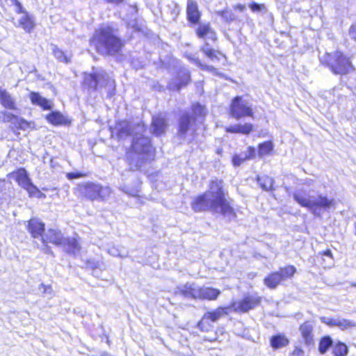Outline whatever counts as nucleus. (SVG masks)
I'll return each mask as SVG.
<instances>
[{"instance_id": "1", "label": "nucleus", "mask_w": 356, "mask_h": 356, "mask_svg": "<svg viewBox=\"0 0 356 356\" xmlns=\"http://www.w3.org/2000/svg\"><path fill=\"white\" fill-rule=\"evenodd\" d=\"M192 207L195 211L211 210L229 218L234 216L232 208L225 197L221 180L212 181L209 190L197 197L193 202Z\"/></svg>"}, {"instance_id": "2", "label": "nucleus", "mask_w": 356, "mask_h": 356, "mask_svg": "<svg viewBox=\"0 0 356 356\" xmlns=\"http://www.w3.org/2000/svg\"><path fill=\"white\" fill-rule=\"evenodd\" d=\"M91 42L97 51L103 55H114L118 53L123 46L121 40L109 26L101 27L96 30Z\"/></svg>"}, {"instance_id": "3", "label": "nucleus", "mask_w": 356, "mask_h": 356, "mask_svg": "<svg viewBox=\"0 0 356 356\" xmlns=\"http://www.w3.org/2000/svg\"><path fill=\"white\" fill-rule=\"evenodd\" d=\"M293 198L301 207L307 208L315 216L321 217L322 213L327 211L334 207V199L328 198L323 195H310L304 191H296L293 193Z\"/></svg>"}, {"instance_id": "4", "label": "nucleus", "mask_w": 356, "mask_h": 356, "mask_svg": "<svg viewBox=\"0 0 356 356\" xmlns=\"http://www.w3.org/2000/svg\"><path fill=\"white\" fill-rule=\"evenodd\" d=\"M176 293L185 298L215 300L221 293V291L213 287L200 286L195 283H186L177 287Z\"/></svg>"}, {"instance_id": "5", "label": "nucleus", "mask_w": 356, "mask_h": 356, "mask_svg": "<svg viewBox=\"0 0 356 356\" xmlns=\"http://www.w3.org/2000/svg\"><path fill=\"white\" fill-rule=\"evenodd\" d=\"M83 84L88 88L94 90H99L104 87L106 88L108 90L107 95L109 97H111L114 94L115 81L102 70L85 74Z\"/></svg>"}, {"instance_id": "6", "label": "nucleus", "mask_w": 356, "mask_h": 356, "mask_svg": "<svg viewBox=\"0 0 356 356\" xmlns=\"http://www.w3.org/2000/svg\"><path fill=\"white\" fill-rule=\"evenodd\" d=\"M43 243H51L56 245H62L69 252L74 255L80 251V246L78 241L74 238H64L62 233L54 229H49L42 236Z\"/></svg>"}, {"instance_id": "7", "label": "nucleus", "mask_w": 356, "mask_h": 356, "mask_svg": "<svg viewBox=\"0 0 356 356\" xmlns=\"http://www.w3.org/2000/svg\"><path fill=\"white\" fill-rule=\"evenodd\" d=\"M321 61L336 74H346L353 70V67L349 59L340 51L326 54Z\"/></svg>"}, {"instance_id": "8", "label": "nucleus", "mask_w": 356, "mask_h": 356, "mask_svg": "<svg viewBox=\"0 0 356 356\" xmlns=\"http://www.w3.org/2000/svg\"><path fill=\"white\" fill-rule=\"evenodd\" d=\"M136 129H137V132L133 138L131 152L138 154H145L147 156L151 155L154 153V148L151 145L149 138L145 137L143 135L145 131L144 124H138Z\"/></svg>"}, {"instance_id": "9", "label": "nucleus", "mask_w": 356, "mask_h": 356, "mask_svg": "<svg viewBox=\"0 0 356 356\" xmlns=\"http://www.w3.org/2000/svg\"><path fill=\"white\" fill-rule=\"evenodd\" d=\"M77 189L81 195L90 200L97 198L104 200L109 196L111 192L109 187H102L93 183L80 184Z\"/></svg>"}, {"instance_id": "10", "label": "nucleus", "mask_w": 356, "mask_h": 356, "mask_svg": "<svg viewBox=\"0 0 356 356\" xmlns=\"http://www.w3.org/2000/svg\"><path fill=\"white\" fill-rule=\"evenodd\" d=\"M296 272V268L293 266L282 268L265 277L264 283L269 289H275L283 280L291 278Z\"/></svg>"}, {"instance_id": "11", "label": "nucleus", "mask_w": 356, "mask_h": 356, "mask_svg": "<svg viewBox=\"0 0 356 356\" xmlns=\"http://www.w3.org/2000/svg\"><path fill=\"white\" fill-rule=\"evenodd\" d=\"M229 113L236 120L245 117H253L251 105L241 96H237L232 99L229 107Z\"/></svg>"}, {"instance_id": "12", "label": "nucleus", "mask_w": 356, "mask_h": 356, "mask_svg": "<svg viewBox=\"0 0 356 356\" xmlns=\"http://www.w3.org/2000/svg\"><path fill=\"white\" fill-rule=\"evenodd\" d=\"M261 301V297L256 293L247 294L242 300L234 301L230 306L236 312H247L258 306Z\"/></svg>"}, {"instance_id": "13", "label": "nucleus", "mask_w": 356, "mask_h": 356, "mask_svg": "<svg viewBox=\"0 0 356 356\" xmlns=\"http://www.w3.org/2000/svg\"><path fill=\"white\" fill-rule=\"evenodd\" d=\"M12 1L16 6V12L22 14L17 19V22L15 23V26L23 29L27 33H31L35 28V22L33 18L23 9L22 4L17 0Z\"/></svg>"}, {"instance_id": "14", "label": "nucleus", "mask_w": 356, "mask_h": 356, "mask_svg": "<svg viewBox=\"0 0 356 356\" xmlns=\"http://www.w3.org/2000/svg\"><path fill=\"white\" fill-rule=\"evenodd\" d=\"M140 124V122L138 123H131L128 121H121L119 122L115 127V130L116 131V134L118 135V137L119 138H123L125 137H127L131 134H134V136H135V134L137 132V129H136V127Z\"/></svg>"}, {"instance_id": "15", "label": "nucleus", "mask_w": 356, "mask_h": 356, "mask_svg": "<svg viewBox=\"0 0 356 356\" xmlns=\"http://www.w3.org/2000/svg\"><path fill=\"white\" fill-rule=\"evenodd\" d=\"M191 119L188 114H183L179 119L178 136L186 138L187 135H193L194 130L191 127Z\"/></svg>"}, {"instance_id": "16", "label": "nucleus", "mask_w": 356, "mask_h": 356, "mask_svg": "<svg viewBox=\"0 0 356 356\" xmlns=\"http://www.w3.org/2000/svg\"><path fill=\"white\" fill-rule=\"evenodd\" d=\"M168 127V122L162 115H154L152 118L151 129L156 136L163 134Z\"/></svg>"}, {"instance_id": "17", "label": "nucleus", "mask_w": 356, "mask_h": 356, "mask_svg": "<svg viewBox=\"0 0 356 356\" xmlns=\"http://www.w3.org/2000/svg\"><path fill=\"white\" fill-rule=\"evenodd\" d=\"M186 13L188 20L193 23H198L200 18V13L198 10L197 3L193 0H188L187 2Z\"/></svg>"}, {"instance_id": "18", "label": "nucleus", "mask_w": 356, "mask_h": 356, "mask_svg": "<svg viewBox=\"0 0 356 356\" xmlns=\"http://www.w3.org/2000/svg\"><path fill=\"white\" fill-rule=\"evenodd\" d=\"M313 328L312 323L309 321L304 323L300 327L301 336L305 343L308 346L314 344Z\"/></svg>"}, {"instance_id": "19", "label": "nucleus", "mask_w": 356, "mask_h": 356, "mask_svg": "<svg viewBox=\"0 0 356 356\" xmlns=\"http://www.w3.org/2000/svg\"><path fill=\"white\" fill-rule=\"evenodd\" d=\"M28 229L33 238H42L44 230V224L37 218H33L29 221Z\"/></svg>"}, {"instance_id": "20", "label": "nucleus", "mask_w": 356, "mask_h": 356, "mask_svg": "<svg viewBox=\"0 0 356 356\" xmlns=\"http://www.w3.org/2000/svg\"><path fill=\"white\" fill-rule=\"evenodd\" d=\"M29 98L33 104L39 106L44 110H50L52 108V102L42 97L38 92H31Z\"/></svg>"}, {"instance_id": "21", "label": "nucleus", "mask_w": 356, "mask_h": 356, "mask_svg": "<svg viewBox=\"0 0 356 356\" xmlns=\"http://www.w3.org/2000/svg\"><path fill=\"white\" fill-rule=\"evenodd\" d=\"M0 103L8 109H16L15 100L6 90L0 88Z\"/></svg>"}, {"instance_id": "22", "label": "nucleus", "mask_w": 356, "mask_h": 356, "mask_svg": "<svg viewBox=\"0 0 356 356\" xmlns=\"http://www.w3.org/2000/svg\"><path fill=\"white\" fill-rule=\"evenodd\" d=\"M196 33L200 38H207L213 41H216V33L213 31L209 24H200L196 30Z\"/></svg>"}, {"instance_id": "23", "label": "nucleus", "mask_w": 356, "mask_h": 356, "mask_svg": "<svg viewBox=\"0 0 356 356\" xmlns=\"http://www.w3.org/2000/svg\"><path fill=\"white\" fill-rule=\"evenodd\" d=\"M231 307H218L214 311L209 312L204 315L203 320H210L212 322L217 321L220 317L227 315Z\"/></svg>"}, {"instance_id": "24", "label": "nucleus", "mask_w": 356, "mask_h": 356, "mask_svg": "<svg viewBox=\"0 0 356 356\" xmlns=\"http://www.w3.org/2000/svg\"><path fill=\"white\" fill-rule=\"evenodd\" d=\"M253 129L252 124L245 123L244 124H234L226 128V131L229 133H237L243 134H249Z\"/></svg>"}, {"instance_id": "25", "label": "nucleus", "mask_w": 356, "mask_h": 356, "mask_svg": "<svg viewBox=\"0 0 356 356\" xmlns=\"http://www.w3.org/2000/svg\"><path fill=\"white\" fill-rule=\"evenodd\" d=\"M47 121L56 126L66 124L67 120L59 112H52L46 117Z\"/></svg>"}, {"instance_id": "26", "label": "nucleus", "mask_w": 356, "mask_h": 356, "mask_svg": "<svg viewBox=\"0 0 356 356\" xmlns=\"http://www.w3.org/2000/svg\"><path fill=\"white\" fill-rule=\"evenodd\" d=\"M289 339L284 334L273 336L270 339V345L274 349H279L289 344Z\"/></svg>"}, {"instance_id": "27", "label": "nucleus", "mask_w": 356, "mask_h": 356, "mask_svg": "<svg viewBox=\"0 0 356 356\" xmlns=\"http://www.w3.org/2000/svg\"><path fill=\"white\" fill-rule=\"evenodd\" d=\"M200 51L211 60H220L219 56L221 55V54L218 51L210 47L207 42H205L204 44L200 47Z\"/></svg>"}, {"instance_id": "28", "label": "nucleus", "mask_w": 356, "mask_h": 356, "mask_svg": "<svg viewBox=\"0 0 356 356\" xmlns=\"http://www.w3.org/2000/svg\"><path fill=\"white\" fill-rule=\"evenodd\" d=\"M15 177L18 184L23 188L31 182L24 168L19 169L15 174Z\"/></svg>"}, {"instance_id": "29", "label": "nucleus", "mask_w": 356, "mask_h": 356, "mask_svg": "<svg viewBox=\"0 0 356 356\" xmlns=\"http://www.w3.org/2000/svg\"><path fill=\"white\" fill-rule=\"evenodd\" d=\"M257 181L264 191L273 190V179L268 176L264 175L257 177Z\"/></svg>"}, {"instance_id": "30", "label": "nucleus", "mask_w": 356, "mask_h": 356, "mask_svg": "<svg viewBox=\"0 0 356 356\" xmlns=\"http://www.w3.org/2000/svg\"><path fill=\"white\" fill-rule=\"evenodd\" d=\"M332 353L334 356H346L348 353V347L345 343L338 341L332 346Z\"/></svg>"}, {"instance_id": "31", "label": "nucleus", "mask_w": 356, "mask_h": 356, "mask_svg": "<svg viewBox=\"0 0 356 356\" xmlns=\"http://www.w3.org/2000/svg\"><path fill=\"white\" fill-rule=\"evenodd\" d=\"M52 51L55 58L60 62L68 63L70 62V56L66 55L61 49L56 45H52Z\"/></svg>"}, {"instance_id": "32", "label": "nucleus", "mask_w": 356, "mask_h": 356, "mask_svg": "<svg viewBox=\"0 0 356 356\" xmlns=\"http://www.w3.org/2000/svg\"><path fill=\"white\" fill-rule=\"evenodd\" d=\"M6 118L8 121L11 120L12 119H15L17 127L20 129L26 130L30 127V124L27 121L22 118H19L12 113L6 114Z\"/></svg>"}, {"instance_id": "33", "label": "nucleus", "mask_w": 356, "mask_h": 356, "mask_svg": "<svg viewBox=\"0 0 356 356\" xmlns=\"http://www.w3.org/2000/svg\"><path fill=\"white\" fill-rule=\"evenodd\" d=\"M273 151V145L271 141H266L263 143H261L259 145L258 148V154L259 156H265L268 154H270Z\"/></svg>"}, {"instance_id": "34", "label": "nucleus", "mask_w": 356, "mask_h": 356, "mask_svg": "<svg viewBox=\"0 0 356 356\" xmlns=\"http://www.w3.org/2000/svg\"><path fill=\"white\" fill-rule=\"evenodd\" d=\"M127 162L130 165L131 170H135L140 168V166L145 162V157H126Z\"/></svg>"}, {"instance_id": "35", "label": "nucleus", "mask_w": 356, "mask_h": 356, "mask_svg": "<svg viewBox=\"0 0 356 356\" xmlns=\"http://www.w3.org/2000/svg\"><path fill=\"white\" fill-rule=\"evenodd\" d=\"M332 339L330 337H324L320 341L318 350L321 354H324L332 346Z\"/></svg>"}, {"instance_id": "36", "label": "nucleus", "mask_w": 356, "mask_h": 356, "mask_svg": "<svg viewBox=\"0 0 356 356\" xmlns=\"http://www.w3.org/2000/svg\"><path fill=\"white\" fill-rule=\"evenodd\" d=\"M188 58L191 61L194 63L195 65H197L198 67L202 68V70H207V71H209V72H212L213 74H218L217 69H216L213 66H209V65H207L202 64L199 58L193 57L192 56H188Z\"/></svg>"}, {"instance_id": "37", "label": "nucleus", "mask_w": 356, "mask_h": 356, "mask_svg": "<svg viewBox=\"0 0 356 356\" xmlns=\"http://www.w3.org/2000/svg\"><path fill=\"white\" fill-rule=\"evenodd\" d=\"M140 182H138L134 188H130L127 185H123L120 186V189L131 196H138L139 192Z\"/></svg>"}, {"instance_id": "38", "label": "nucleus", "mask_w": 356, "mask_h": 356, "mask_svg": "<svg viewBox=\"0 0 356 356\" xmlns=\"http://www.w3.org/2000/svg\"><path fill=\"white\" fill-rule=\"evenodd\" d=\"M355 326H356L355 323L345 318H338L337 327L340 329L343 330Z\"/></svg>"}, {"instance_id": "39", "label": "nucleus", "mask_w": 356, "mask_h": 356, "mask_svg": "<svg viewBox=\"0 0 356 356\" xmlns=\"http://www.w3.org/2000/svg\"><path fill=\"white\" fill-rule=\"evenodd\" d=\"M218 14L220 15L227 22H234L237 19L236 15L231 10H224L222 11H218Z\"/></svg>"}, {"instance_id": "40", "label": "nucleus", "mask_w": 356, "mask_h": 356, "mask_svg": "<svg viewBox=\"0 0 356 356\" xmlns=\"http://www.w3.org/2000/svg\"><path fill=\"white\" fill-rule=\"evenodd\" d=\"M108 253L113 257H126L125 252L117 246H112L108 249Z\"/></svg>"}, {"instance_id": "41", "label": "nucleus", "mask_w": 356, "mask_h": 356, "mask_svg": "<svg viewBox=\"0 0 356 356\" xmlns=\"http://www.w3.org/2000/svg\"><path fill=\"white\" fill-rule=\"evenodd\" d=\"M24 188L27 191L30 196L38 197V195L40 194V191L35 186H33L31 182L26 186Z\"/></svg>"}, {"instance_id": "42", "label": "nucleus", "mask_w": 356, "mask_h": 356, "mask_svg": "<svg viewBox=\"0 0 356 356\" xmlns=\"http://www.w3.org/2000/svg\"><path fill=\"white\" fill-rule=\"evenodd\" d=\"M193 111L195 115L202 116L205 115V108L200 104H195L193 106Z\"/></svg>"}, {"instance_id": "43", "label": "nucleus", "mask_w": 356, "mask_h": 356, "mask_svg": "<svg viewBox=\"0 0 356 356\" xmlns=\"http://www.w3.org/2000/svg\"><path fill=\"white\" fill-rule=\"evenodd\" d=\"M85 176H86V173L80 172H67L66 175L67 178L70 180H72L74 179H79L81 177H83Z\"/></svg>"}, {"instance_id": "44", "label": "nucleus", "mask_w": 356, "mask_h": 356, "mask_svg": "<svg viewBox=\"0 0 356 356\" xmlns=\"http://www.w3.org/2000/svg\"><path fill=\"white\" fill-rule=\"evenodd\" d=\"M321 322H323L330 326H337L338 318L322 317L321 318Z\"/></svg>"}, {"instance_id": "45", "label": "nucleus", "mask_w": 356, "mask_h": 356, "mask_svg": "<svg viewBox=\"0 0 356 356\" xmlns=\"http://www.w3.org/2000/svg\"><path fill=\"white\" fill-rule=\"evenodd\" d=\"M39 290L42 291V293L51 295L53 293V290L50 285H45L43 284H40Z\"/></svg>"}, {"instance_id": "46", "label": "nucleus", "mask_w": 356, "mask_h": 356, "mask_svg": "<svg viewBox=\"0 0 356 356\" xmlns=\"http://www.w3.org/2000/svg\"><path fill=\"white\" fill-rule=\"evenodd\" d=\"M182 74V82L181 83V85H186L190 81V74L189 72L186 70H184L181 72Z\"/></svg>"}, {"instance_id": "47", "label": "nucleus", "mask_w": 356, "mask_h": 356, "mask_svg": "<svg viewBox=\"0 0 356 356\" xmlns=\"http://www.w3.org/2000/svg\"><path fill=\"white\" fill-rule=\"evenodd\" d=\"M249 7L253 12H260L264 6V5L252 3L249 5Z\"/></svg>"}, {"instance_id": "48", "label": "nucleus", "mask_w": 356, "mask_h": 356, "mask_svg": "<svg viewBox=\"0 0 356 356\" xmlns=\"http://www.w3.org/2000/svg\"><path fill=\"white\" fill-rule=\"evenodd\" d=\"M244 160L242 157H232V163L234 166H238Z\"/></svg>"}, {"instance_id": "49", "label": "nucleus", "mask_w": 356, "mask_h": 356, "mask_svg": "<svg viewBox=\"0 0 356 356\" xmlns=\"http://www.w3.org/2000/svg\"><path fill=\"white\" fill-rule=\"evenodd\" d=\"M350 35L351 38L356 40V24L353 25L350 29Z\"/></svg>"}, {"instance_id": "50", "label": "nucleus", "mask_w": 356, "mask_h": 356, "mask_svg": "<svg viewBox=\"0 0 356 356\" xmlns=\"http://www.w3.org/2000/svg\"><path fill=\"white\" fill-rule=\"evenodd\" d=\"M179 11H180V9H179V6L177 4H175L174 5V10H173V13H172V14H173V19H175L177 16L179 15Z\"/></svg>"}, {"instance_id": "51", "label": "nucleus", "mask_w": 356, "mask_h": 356, "mask_svg": "<svg viewBox=\"0 0 356 356\" xmlns=\"http://www.w3.org/2000/svg\"><path fill=\"white\" fill-rule=\"evenodd\" d=\"M234 8L236 10H239L240 11L243 12L245 10V6L243 4H237L234 6Z\"/></svg>"}, {"instance_id": "52", "label": "nucleus", "mask_w": 356, "mask_h": 356, "mask_svg": "<svg viewBox=\"0 0 356 356\" xmlns=\"http://www.w3.org/2000/svg\"><path fill=\"white\" fill-rule=\"evenodd\" d=\"M323 255L330 257L332 259V254L330 250H326L323 252Z\"/></svg>"}, {"instance_id": "53", "label": "nucleus", "mask_w": 356, "mask_h": 356, "mask_svg": "<svg viewBox=\"0 0 356 356\" xmlns=\"http://www.w3.org/2000/svg\"><path fill=\"white\" fill-rule=\"evenodd\" d=\"M249 156H254L255 154V148L253 147H248Z\"/></svg>"}, {"instance_id": "54", "label": "nucleus", "mask_w": 356, "mask_h": 356, "mask_svg": "<svg viewBox=\"0 0 356 356\" xmlns=\"http://www.w3.org/2000/svg\"><path fill=\"white\" fill-rule=\"evenodd\" d=\"M302 353V350L301 349H296L293 352L294 355H300Z\"/></svg>"}, {"instance_id": "55", "label": "nucleus", "mask_w": 356, "mask_h": 356, "mask_svg": "<svg viewBox=\"0 0 356 356\" xmlns=\"http://www.w3.org/2000/svg\"><path fill=\"white\" fill-rule=\"evenodd\" d=\"M353 286H356V284H354Z\"/></svg>"}]
</instances>
